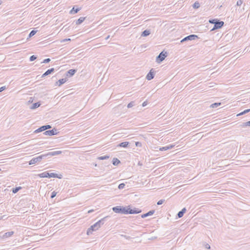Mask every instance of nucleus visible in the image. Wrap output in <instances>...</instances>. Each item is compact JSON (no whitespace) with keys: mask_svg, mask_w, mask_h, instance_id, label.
I'll return each mask as SVG.
<instances>
[{"mask_svg":"<svg viewBox=\"0 0 250 250\" xmlns=\"http://www.w3.org/2000/svg\"><path fill=\"white\" fill-rule=\"evenodd\" d=\"M243 2V0H238L237 1L236 5L237 6H241Z\"/></svg>","mask_w":250,"mask_h":250,"instance_id":"37","label":"nucleus"},{"mask_svg":"<svg viewBox=\"0 0 250 250\" xmlns=\"http://www.w3.org/2000/svg\"><path fill=\"white\" fill-rule=\"evenodd\" d=\"M150 34V32L148 30H145L142 32L141 36L143 37H146Z\"/></svg>","mask_w":250,"mask_h":250,"instance_id":"23","label":"nucleus"},{"mask_svg":"<svg viewBox=\"0 0 250 250\" xmlns=\"http://www.w3.org/2000/svg\"><path fill=\"white\" fill-rule=\"evenodd\" d=\"M54 71V68H51L49 69H48L45 73H44L42 75V78H44L46 77V76L50 74L51 73L53 72Z\"/></svg>","mask_w":250,"mask_h":250,"instance_id":"14","label":"nucleus"},{"mask_svg":"<svg viewBox=\"0 0 250 250\" xmlns=\"http://www.w3.org/2000/svg\"><path fill=\"white\" fill-rule=\"evenodd\" d=\"M70 40V39H66L64 40V41H69Z\"/></svg>","mask_w":250,"mask_h":250,"instance_id":"51","label":"nucleus"},{"mask_svg":"<svg viewBox=\"0 0 250 250\" xmlns=\"http://www.w3.org/2000/svg\"><path fill=\"white\" fill-rule=\"evenodd\" d=\"M154 212H155L154 210H151L149 211L148 212L142 214L141 215V217L142 218H145L148 216L152 215L154 214Z\"/></svg>","mask_w":250,"mask_h":250,"instance_id":"13","label":"nucleus"},{"mask_svg":"<svg viewBox=\"0 0 250 250\" xmlns=\"http://www.w3.org/2000/svg\"><path fill=\"white\" fill-rule=\"evenodd\" d=\"M57 193L55 191H53L51 193V198H54L56 195Z\"/></svg>","mask_w":250,"mask_h":250,"instance_id":"42","label":"nucleus"},{"mask_svg":"<svg viewBox=\"0 0 250 250\" xmlns=\"http://www.w3.org/2000/svg\"><path fill=\"white\" fill-rule=\"evenodd\" d=\"M21 189V187H16L15 188H13L12 189V192L13 193H16L18 191H19Z\"/></svg>","mask_w":250,"mask_h":250,"instance_id":"28","label":"nucleus"},{"mask_svg":"<svg viewBox=\"0 0 250 250\" xmlns=\"http://www.w3.org/2000/svg\"><path fill=\"white\" fill-rule=\"evenodd\" d=\"M110 38V36L108 35L105 38V40H107Z\"/></svg>","mask_w":250,"mask_h":250,"instance_id":"50","label":"nucleus"},{"mask_svg":"<svg viewBox=\"0 0 250 250\" xmlns=\"http://www.w3.org/2000/svg\"><path fill=\"white\" fill-rule=\"evenodd\" d=\"M165 202V200L164 199H161L160 200H159L158 202H157V205H162L164 202Z\"/></svg>","mask_w":250,"mask_h":250,"instance_id":"41","label":"nucleus"},{"mask_svg":"<svg viewBox=\"0 0 250 250\" xmlns=\"http://www.w3.org/2000/svg\"><path fill=\"white\" fill-rule=\"evenodd\" d=\"M13 234H14V231H11L7 232L3 234V238H7V237H9L11 236Z\"/></svg>","mask_w":250,"mask_h":250,"instance_id":"22","label":"nucleus"},{"mask_svg":"<svg viewBox=\"0 0 250 250\" xmlns=\"http://www.w3.org/2000/svg\"><path fill=\"white\" fill-rule=\"evenodd\" d=\"M126 208H127V214H137L139 213H140L142 211L141 209L139 208H134L133 209H131L130 208V206H128L126 207Z\"/></svg>","mask_w":250,"mask_h":250,"instance_id":"5","label":"nucleus"},{"mask_svg":"<svg viewBox=\"0 0 250 250\" xmlns=\"http://www.w3.org/2000/svg\"><path fill=\"white\" fill-rule=\"evenodd\" d=\"M93 211H94V210L93 209H91V210H89L88 211V213H90L91 212H92Z\"/></svg>","mask_w":250,"mask_h":250,"instance_id":"49","label":"nucleus"},{"mask_svg":"<svg viewBox=\"0 0 250 250\" xmlns=\"http://www.w3.org/2000/svg\"><path fill=\"white\" fill-rule=\"evenodd\" d=\"M123 206H116L112 208L113 211L117 213L127 214V208Z\"/></svg>","mask_w":250,"mask_h":250,"instance_id":"1","label":"nucleus"},{"mask_svg":"<svg viewBox=\"0 0 250 250\" xmlns=\"http://www.w3.org/2000/svg\"><path fill=\"white\" fill-rule=\"evenodd\" d=\"M128 144H129V142H122V143H121L119 144H118L117 145V147H123L126 148L128 146Z\"/></svg>","mask_w":250,"mask_h":250,"instance_id":"18","label":"nucleus"},{"mask_svg":"<svg viewBox=\"0 0 250 250\" xmlns=\"http://www.w3.org/2000/svg\"><path fill=\"white\" fill-rule=\"evenodd\" d=\"M250 111V109H246L244 111H243V112L238 114L237 115V116H241V115H244L245 114H246V113L249 112Z\"/></svg>","mask_w":250,"mask_h":250,"instance_id":"29","label":"nucleus"},{"mask_svg":"<svg viewBox=\"0 0 250 250\" xmlns=\"http://www.w3.org/2000/svg\"><path fill=\"white\" fill-rule=\"evenodd\" d=\"M76 72H77L76 69H70L68 71H67L66 76L67 77H72L75 74V73Z\"/></svg>","mask_w":250,"mask_h":250,"instance_id":"12","label":"nucleus"},{"mask_svg":"<svg viewBox=\"0 0 250 250\" xmlns=\"http://www.w3.org/2000/svg\"><path fill=\"white\" fill-rule=\"evenodd\" d=\"M66 82V78H62L61 79H60L59 81H58L56 82V84L61 86L62 84Z\"/></svg>","mask_w":250,"mask_h":250,"instance_id":"16","label":"nucleus"},{"mask_svg":"<svg viewBox=\"0 0 250 250\" xmlns=\"http://www.w3.org/2000/svg\"><path fill=\"white\" fill-rule=\"evenodd\" d=\"M221 104V103H215L210 105V107L216 108Z\"/></svg>","mask_w":250,"mask_h":250,"instance_id":"27","label":"nucleus"},{"mask_svg":"<svg viewBox=\"0 0 250 250\" xmlns=\"http://www.w3.org/2000/svg\"><path fill=\"white\" fill-rule=\"evenodd\" d=\"M50 61L51 60L49 58L45 59L43 61V62L42 63H48L49 62H50Z\"/></svg>","mask_w":250,"mask_h":250,"instance_id":"39","label":"nucleus"},{"mask_svg":"<svg viewBox=\"0 0 250 250\" xmlns=\"http://www.w3.org/2000/svg\"><path fill=\"white\" fill-rule=\"evenodd\" d=\"M81 8L77 7L76 8L75 6L73 7V8L70 10V14H75L77 13L80 10Z\"/></svg>","mask_w":250,"mask_h":250,"instance_id":"15","label":"nucleus"},{"mask_svg":"<svg viewBox=\"0 0 250 250\" xmlns=\"http://www.w3.org/2000/svg\"><path fill=\"white\" fill-rule=\"evenodd\" d=\"M210 246L208 244H207L206 245V248L208 249H210Z\"/></svg>","mask_w":250,"mask_h":250,"instance_id":"48","label":"nucleus"},{"mask_svg":"<svg viewBox=\"0 0 250 250\" xmlns=\"http://www.w3.org/2000/svg\"><path fill=\"white\" fill-rule=\"evenodd\" d=\"M1 170V169L0 168V171Z\"/></svg>","mask_w":250,"mask_h":250,"instance_id":"53","label":"nucleus"},{"mask_svg":"<svg viewBox=\"0 0 250 250\" xmlns=\"http://www.w3.org/2000/svg\"><path fill=\"white\" fill-rule=\"evenodd\" d=\"M48 178L53 177V178H58L61 179L62 178V175H60V176H59L58 175L55 173H49L48 175Z\"/></svg>","mask_w":250,"mask_h":250,"instance_id":"17","label":"nucleus"},{"mask_svg":"<svg viewBox=\"0 0 250 250\" xmlns=\"http://www.w3.org/2000/svg\"><path fill=\"white\" fill-rule=\"evenodd\" d=\"M154 76H155V72L154 71L153 69L152 68L150 70V71L148 72V73L147 74V75L146 76V79L147 80L150 81L154 78Z\"/></svg>","mask_w":250,"mask_h":250,"instance_id":"10","label":"nucleus"},{"mask_svg":"<svg viewBox=\"0 0 250 250\" xmlns=\"http://www.w3.org/2000/svg\"><path fill=\"white\" fill-rule=\"evenodd\" d=\"M48 172L45 171V172H43L40 174H39L38 175V176H39L40 178H47V177H48Z\"/></svg>","mask_w":250,"mask_h":250,"instance_id":"20","label":"nucleus"},{"mask_svg":"<svg viewBox=\"0 0 250 250\" xmlns=\"http://www.w3.org/2000/svg\"><path fill=\"white\" fill-rule=\"evenodd\" d=\"M108 217V216L104 217L103 218L101 219V220L97 222L94 225H92L91 226V229H93V230H94L95 231L98 229L100 228L101 227V226L104 224L105 219Z\"/></svg>","mask_w":250,"mask_h":250,"instance_id":"2","label":"nucleus"},{"mask_svg":"<svg viewBox=\"0 0 250 250\" xmlns=\"http://www.w3.org/2000/svg\"><path fill=\"white\" fill-rule=\"evenodd\" d=\"M224 24V21H219V20H217L215 22L213 28L211 30L218 29L221 28Z\"/></svg>","mask_w":250,"mask_h":250,"instance_id":"8","label":"nucleus"},{"mask_svg":"<svg viewBox=\"0 0 250 250\" xmlns=\"http://www.w3.org/2000/svg\"><path fill=\"white\" fill-rule=\"evenodd\" d=\"M95 231L94 230L91 229V227L87 229L86 233L88 235H89L92 233V232Z\"/></svg>","mask_w":250,"mask_h":250,"instance_id":"33","label":"nucleus"},{"mask_svg":"<svg viewBox=\"0 0 250 250\" xmlns=\"http://www.w3.org/2000/svg\"><path fill=\"white\" fill-rule=\"evenodd\" d=\"M217 20V19L209 20V22L214 24Z\"/></svg>","mask_w":250,"mask_h":250,"instance_id":"40","label":"nucleus"},{"mask_svg":"<svg viewBox=\"0 0 250 250\" xmlns=\"http://www.w3.org/2000/svg\"><path fill=\"white\" fill-rule=\"evenodd\" d=\"M51 128V126L50 125H43V126H41L40 127H39L37 129H36L34 131V132L36 133H39V132H42L43 131L46 130V129H50Z\"/></svg>","mask_w":250,"mask_h":250,"instance_id":"9","label":"nucleus"},{"mask_svg":"<svg viewBox=\"0 0 250 250\" xmlns=\"http://www.w3.org/2000/svg\"><path fill=\"white\" fill-rule=\"evenodd\" d=\"M186 208H183L181 211L177 213V216L178 218H181L184 215V214L186 212Z\"/></svg>","mask_w":250,"mask_h":250,"instance_id":"19","label":"nucleus"},{"mask_svg":"<svg viewBox=\"0 0 250 250\" xmlns=\"http://www.w3.org/2000/svg\"><path fill=\"white\" fill-rule=\"evenodd\" d=\"M200 3L198 1H196L193 5V7L195 9H197L200 7Z\"/></svg>","mask_w":250,"mask_h":250,"instance_id":"30","label":"nucleus"},{"mask_svg":"<svg viewBox=\"0 0 250 250\" xmlns=\"http://www.w3.org/2000/svg\"><path fill=\"white\" fill-rule=\"evenodd\" d=\"M58 133H59V132L58 131V130L54 128L52 130H49L45 131L43 133V134L45 135L53 136L54 135L58 134Z\"/></svg>","mask_w":250,"mask_h":250,"instance_id":"6","label":"nucleus"},{"mask_svg":"<svg viewBox=\"0 0 250 250\" xmlns=\"http://www.w3.org/2000/svg\"><path fill=\"white\" fill-rule=\"evenodd\" d=\"M45 158V155L44 154L41 155L36 158H33L29 162V165H31L35 164L38 162H40L42 159Z\"/></svg>","mask_w":250,"mask_h":250,"instance_id":"3","label":"nucleus"},{"mask_svg":"<svg viewBox=\"0 0 250 250\" xmlns=\"http://www.w3.org/2000/svg\"><path fill=\"white\" fill-rule=\"evenodd\" d=\"M159 150H160V151H166V150H168V147H167V146H164V147H160V148H159Z\"/></svg>","mask_w":250,"mask_h":250,"instance_id":"38","label":"nucleus"},{"mask_svg":"<svg viewBox=\"0 0 250 250\" xmlns=\"http://www.w3.org/2000/svg\"><path fill=\"white\" fill-rule=\"evenodd\" d=\"M121 236L124 237L125 239H128V240H129L131 238V237L130 236H126V235H121Z\"/></svg>","mask_w":250,"mask_h":250,"instance_id":"44","label":"nucleus"},{"mask_svg":"<svg viewBox=\"0 0 250 250\" xmlns=\"http://www.w3.org/2000/svg\"><path fill=\"white\" fill-rule=\"evenodd\" d=\"M62 153L61 151H53V152H50L47 153V154H44L45 155V157L47 156H53L57 155H59Z\"/></svg>","mask_w":250,"mask_h":250,"instance_id":"11","label":"nucleus"},{"mask_svg":"<svg viewBox=\"0 0 250 250\" xmlns=\"http://www.w3.org/2000/svg\"><path fill=\"white\" fill-rule=\"evenodd\" d=\"M6 88L5 86H2L0 87V92L3 91Z\"/></svg>","mask_w":250,"mask_h":250,"instance_id":"46","label":"nucleus"},{"mask_svg":"<svg viewBox=\"0 0 250 250\" xmlns=\"http://www.w3.org/2000/svg\"><path fill=\"white\" fill-rule=\"evenodd\" d=\"M85 17H80L76 21V24L79 25L81 24L85 20Z\"/></svg>","mask_w":250,"mask_h":250,"instance_id":"24","label":"nucleus"},{"mask_svg":"<svg viewBox=\"0 0 250 250\" xmlns=\"http://www.w3.org/2000/svg\"><path fill=\"white\" fill-rule=\"evenodd\" d=\"M198 37L197 35L192 34V35H190L184 38L183 39H182L181 41V42H184L187 41L194 40L196 39H198Z\"/></svg>","mask_w":250,"mask_h":250,"instance_id":"7","label":"nucleus"},{"mask_svg":"<svg viewBox=\"0 0 250 250\" xmlns=\"http://www.w3.org/2000/svg\"><path fill=\"white\" fill-rule=\"evenodd\" d=\"M240 126L243 127L246 126H250V121L243 123L242 124L240 125Z\"/></svg>","mask_w":250,"mask_h":250,"instance_id":"26","label":"nucleus"},{"mask_svg":"<svg viewBox=\"0 0 250 250\" xmlns=\"http://www.w3.org/2000/svg\"><path fill=\"white\" fill-rule=\"evenodd\" d=\"M147 102L146 101H145V102L143 103V104H142V106L144 107V106H146V105H147Z\"/></svg>","mask_w":250,"mask_h":250,"instance_id":"47","label":"nucleus"},{"mask_svg":"<svg viewBox=\"0 0 250 250\" xmlns=\"http://www.w3.org/2000/svg\"><path fill=\"white\" fill-rule=\"evenodd\" d=\"M37 33V31L35 30H32L29 35H28V37L29 38H31L32 37V36H33L36 33Z\"/></svg>","mask_w":250,"mask_h":250,"instance_id":"31","label":"nucleus"},{"mask_svg":"<svg viewBox=\"0 0 250 250\" xmlns=\"http://www.w3.org/2000/svg\"><path fill=\"white\" fill-rule=\"evenodd\" d=\"M2 3V1L0 0V5Z\"/></svg>","mask_w":250,"mask_h":250,"instance_id":"52","label":"nucleus"},{"mask_svg":"<svg viewBox=\"0 0 250 250\" xmlns=\"http://www.w3.org/2000/svg\"><path fill=\"white\" fill-rule=\"evenodd\" d=\"M125 184L124 183H121L118 186V188L120 189H123L125 188Z\"/></svg>","mask_w":250,"mask_h":250,"instance_id":"34","label":"nucleus"},{"mask_svg":"<svg viewBox=\"0 0 250 250\" xmlns=\"http://www.w3.org/2000/svg\"><path fill=\"white\" fill-rule=\"evenodd\" d=\"M134 105V102H131L127 104V107L128 108H131L132 106Z\"/></svg>","mask_w":250,"mask_h":250,"instance_id":"35","label":"nucleus"},{"mask_svg":"<svg viewBox=\"0 0 250 250\" xmlns=\"http://www.w3.org/2000/svg\"><path fill=\"white\" fill-rule=\"evenodd\" d=\"M37 59V57L35 55H32L30 57V61L32 62Z\"/></svg>","mask_w":250,"mask_h":250,"instance_id":"36","label":"nucleus"},{"mask_svg":"<svg viewBox=\"0 0 250 250\" xmlns=\"http://www.w3.org/2000/svg\"><path fill=\"white\" fill-rule=\"evenodd\" d=\"M41 104L40 102H37L33 104L32 106L30 107V109H35L38 107H39L41 105Z\"/></svg>","mask_w":250,"mask_h":250,"instance_id":"21","label":"nucleus"},{"mask_svg":"<svg viewBox=\"0 0 250 250\" xmlns=\"http://www.w3.org/2000/svg\"><path fill=\"white\" fill-rule=\"evenodd\" d=\"M167 56V53L165 52L164 53V51L161 52L159 55L156 57V62L158 63H160L162 62L163 60H165V59Z\"/></svg>","mask_w":250,"mask_h":250,"instance_id":"4","label":"nucleus"},{"mask_svg":"<svg viewBox=\"0 0 250 250\" xmlns=\"http://www.w3.org/2000/svg\"><path fill=\"white\" fill-rule=\"evenodd\" d=\"M135 145H136V146L141 147L142 146V144L140 142H136L135 143Z\"/></svg>","mask_w":250,"mask_h":250,"instance_id":"43","label":"nucleus"},{"mask_svg":"<svg viewBox=\"0 0 250 250\" xmlns=\"http://www.w3.org/2000/svg\"><path fill=\"white\" fill-rule=\"evenodd\" d=\"M167 146V147H168V149H171V148H173L174 146V145H169Z\"/></svg>","mask_w":250,"mask_h":250,"instance_id":"45","label":"nucleus"},{"mask_svg":"<svg viewBox=\"0 0 250 250\" xmlns=\"http://www.w3.org/2000/svg\"><path fill=\"white\" fill-rule=\"evenodd\" d=\"M109 157V156H108V155H104V156H100V157H98V159H99V160H105V159H108Z\"/></svg>","mask_w":250,"mask_h":250,"instance_id":"32","label":"nucleus"},{"mask_svg":"<svg viewBox=\"0 0 250 250\" xmlns=\"http://www.w3.org/2000/svg\"><path fill=\"white\" fill-rule=\"evenodd\" d=\"M119 163H120V161L117 158H113L112 160V164L114 166H117Z\"/></svg>","mask_w":250,"mask_h":250,"instance_id":"25","label":"nucleus"}]
</instances>
